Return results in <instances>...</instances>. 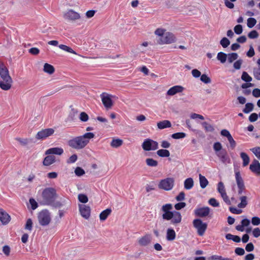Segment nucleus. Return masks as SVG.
<instances>
[{
  "label": "nucleus",
  "mask_w": 260,
  "mask_h": 260,
  "mask_svg": "<svg viewBox=\"0 0 260 260\" xmlns=\"http://www.w3.org/2000/svg\"><path fill=\"white\" fill-rule=\"evenodd\" d=\"M173 206L171 204L164 205L161 208L162 218L164 220L170 221L171 223L176 225L180 223L182 220L181 213L177 211H172Z\"/></svg>",
  "instance_id": "f257e3e1"
},
{
  "label": "nucleus",
  "mask_w": 260,
  "mask_h": 260,
  "mask_svg": "<svg viewBox=\"0 0 260 260\" xmlns=\"http://www.w3.org/2000/svg\"><path fill=\"white\" fill-rule=\"evenodd\" d=\"M94 137V134L92 133H86L82 136H78L70 139L68 142V145L75 149L80 150L85 148L89 143L90 140Z\"/></svg>",
  "instance_id": "f03ea898"
},
{
  "label": "nucleus",
  "mask_w": 260,
  "mask_h": 260,
  "mask_svg": "<svg viewBox=\"0 0 260 260\" xmlns=\"http://www.w3.org/2000/svg\"><path fill=\"white\" fill-rule=\"evenodd\" d=\"M0 88L4 90H8L11 87L13 82L12 78L9 75L8 68L3 62L0 61Z\"/></svg>",
  "instance_id": "7ed1b4c3"
},
{
  "label": "nucleus",
  "mask_w": 260,
  "mask_h": 260,
  "mask_svg": "<svg viewBox=\"0 0 260 260\" xmlns=\"http://www.w3.org/2000/svg\"><path fill=\"white\" fill-rule=\"evenodd\" d=\"M154 33L159 37L157 41L160 45L169 44L176 41V38L174 35L170 32H166L164 29L157 28Z\"/></svg>",
  "instance_id": "20e7f679"
},
{
  "label": "nucleus",
  "mask_w": 260,
  "mask_h": 260,
  "mask_svg": "<svg viewBox=\"0 0 260 260\" xmlns=\"http://www.w3.org/2000/svg\"><path fill=\"white\" fill-rule=\"evenodd\" d=\"M57 196L56 190L55 188L47 187L42 191L41 204L44 205L52 204L57 198Z\"/></svg>",
  "instance_id": "39448f33"
},
{
  "label": "nucleus",
  "mask_w": 260,
  "mask_h": 260,
  "mask_svg": "<svg viewBox=\"0 0 260 260\" xmlns=\"http://www.w3.org/2000/svg\"><path fill=\"white\" fill-rule=\"evenodd\" d=\"M215 153L221 162L223 164H230L231 159L225 149H222V146L220 142H215L213 146Z\"/></svg>",
  "instance_id": "423d86ee"
},
{
  "label": "nucleus",
  "mask_w": 260,
  "mask_h": 260,
  "mask_svg": "<svg viewBox=\"0 0 260 260\" xmlns=\"http://www.w3.org/2000/svg\"><path fill=\"white\" fill-rule=\"evenodd\" d=\"M192 224L193 227L197 230L198 234L200 236H203L207 230V224L199 218L194 219Z\"/></svg>",
  "instance_id": "0eeeda50"
},
{
  "label": "nucleus",
  "mask_w": 260,
  "mask_h": 260,
  "mask_svg": "<svg viewBox=\"0 0 260 260\" xmlns=\"http://www.w3.org/2000/svg\"><path fill=\"white\" fill-rule=\"evenodd\" d=\"M174 179L171 177L162 179L158 184V187L166 191L171 190L174 186Z\"/></svg>",
  "instance_id": "6e6552de"
},
{
  "label": "nucleus",
  "mask_w": 260,
  "mask_h": 260,
  "mask_svg": "<svg viewBox=\"0 0 260 260\" xmlns=\"http://www.w3.org/2000/svg\"><path fill=\"white\" fill-rule=\"evenodd\" d=\"M145 151L155 150L158 148V143L150 139H145L142 144Z\"/></svg>",
  "instance_id": "1a4fd4ad"
},
{
  "label": "nucleus",
  "mask_w": 260,
  "mask_h": 260,
  "mask_svg": "<svg viewBox=\"0 0 260 260\" xmlns=\"http://www.w3.org/2000/svg\"><path fill=\"white\" fill-rule=\"evenodd\" d=\"M102 102L107 110L112 108L113 103L112 100V98L113 97L111 94L103 92L100 95Z\"/></svg>",
  "instance_id": "9d476101"
},
{
  "label": "nucleus",
  "mask_w": 260,
  "mask_h": 260,
  "mask_svg": "<svg viewBox=\"0 0 260 260\" xmlns=\"http://www.w3.org/2000/svg\"><path fill=\"white\" fill-rule=\"evenodd\" d=\"M38 219L41 225L45 226L48 225L51 220L50 213L47 210L41 211L38 216Z\"/></svg>",
  "instance_id": "9b49d317"
},
{
  "label": "nucleus",
  "mask_w": 260,
  "mask_h": 260,
  "mask_svg": "<svg viewBox=\"0 0 260 260\" xmlns=\"http://www.w3.org/2000/svg\"><path fill=\"white\" fill-rule=\"evenodd\" d=\"M54 132V129L52 128L42 129L38 132L36 136V139L37 140L45 139L49 136L53 135Z\"/></svg>",
  "instance_id": "f8f14e48"
},
{
  "label": "nucleus",
  "mask_w": 260,
  "mask_h": 260,
  "mask_svg": "<svg viewBox=\"0 0 260 260\" xmlns=\"http://www.w3.org/2000/svg\"><path fill=\"white\" fill-rule=\"evenodd\" d=\"M63 17L65 19L71 21H75L81 18L80 14L72 9H69L64 12Z\"/></svg>",
  "instance_id": "ddd939ff"
},
{
  "label": "nucleus",
  "mask_w": 260,
  "mask_h": 260,
  "mask_svg": "<svg viewBox=\"0 0 260 260\" xmlns=\"http://www.w3.org/2000/svg\"><path fill=\"white\" fill-rule=\"evenodd\" d=\"M81 215L85 219H88L90 216L91 209L89 206L82 204L79 205Z\"/></svg>",
  "instance_id": "4468645a"
},
{
  "label": "nucleus",
  "mask_w": 260,
  "mask_h": 260,
  "mask_svg": "<svg viewBox=\"0 0 260 260\" xmlns=\"http://www.w3.org/2000/svg\"><path fill=\"white\" fill-rule=\"evenodd\" d=\"M194 212L197 216L205 217L207 216L210 213V208L208 207L197 208Z\"/></svg>",
  "instance_id": "2eb2a0df"
},
{
  "label": "nucleus",
  "mask_w": 260,
  "mask_h": 260,
  "mask_svg": "<svg viewBox=\"0 0 260 260\" xmlns=\"http://www.w3.org/2000/svg\"><path fill=\"white\" fill-rule=\"evenodd\" d=\"M184 88L180 85H175L171 87L167 92V94L170 96H173L178 93L182 92Z\"/></svg>",
  "instance_id": "dca6fc26"
},
{
  "label": "nucleus",
  "mask_w": 260,
  "mask_h": 260,
  "mask_svg": "<svg viewBox=\"0 0 260 260\" xmlns=\"http://www.w3.org/2000/svg\"><path fill=\"white\" fill-rule=\"evenodd\" d=\"M151 241V236L150 235H146L140 238L138 242L141 246H146L149 245Z\"/></svg>",
  "instance_id": "f3484780"
},
{
  "label": "nucleus",
  "mask_w": 260,
  "mask_h": 260,
  "mask_svg": "<svg viewBox=\"0 0 260 260\" xmlns=\"http://www.w3.org/2000/svg\"><path fill=\"white\" fill-rule=\"evenodd\" d=\"M11 219L10 216L3 209L0 208V221L3 224H8Z\"/></svg>",
  "instance_id": "a211bd4d"
},
{
  "label": "nucleus",
  "mask_w": 260,
  "mask_h": 260,
  "mask_svg": "<svg viewBox=\"0 0 260 260\" xmlns=\"http://www.w3.org/2000/svg\"><path fill=\"white\" fill-rule=\"evenodd\" d=\"M63 153V149L61 147H53L47 149L45 152L46 155L55 154L60 155Z\"/></svg>",
  "instance_id": "6ab92c4d"
},
{
  "label": "nucleus",
  "mask_w": 260,
  "mask_h": 260,
  "mask_svg": "<svg viewBox=\"0 0 260 260\" xmlns=\"http://www.w3.org/2000/svg\"><path fill=\"white\" fill-rule=\"evenodd\" d=\"M250 170L253 173L260 175V163L257 160H254L249 167Z\"/></svg>",
  "instance_id": "aec40b11"
},
{
  "label": "nucleus",
  "mask_w": 260,
  "mask_h": 260,
  "mask_svg": "<svg viewBox=\"0 0 260 260\" xmlns=\"http://www.w3.org/2000/svg\"><path fill=\"white\" fill-rule=\"evenodd\" d=\"M55 162V157L53 155H48L44 159L43 161V165L49 166Z\"/></svg>",
  "instance_id": "412c9836"
},
{
  "label": "nucleus",
  "mask_w": 260,
  "mask_h": 260,
  "mask_svg": "<svg viewBox=\"0 0 260 260\" xmlns=\"http://www.w3.org/2000/svg\"><path fill=\"white\" fill-rule=\"evenodd\" d=\"M176 238V233L174 229L169 228L167 230L166 239L168 241H173Z\"/></svg>",
  "instance_id": "4be33fe9"
},
{
  "label": "nucleus",
  "mask_w": 260,
  "mask_h": 260,
  "mask_svg": "<svg viewBox=\"0 0 260 260\" xmlns=\"http://www.w3.org/2000/svg\"><path fill=\"white\" fill-rule=\"evenodd\" d=\"M235 178L238 187L245 186L243 180L239 171H235Z\"/></svg>",
  "instance_id": "5701e85b"
},
{
  "label": "nucleus",
  "mask_w": 260,
  "mask_h": 260,
  "mask_svg": "<svg viewBox=\"0 0 260 260\" xmlns=\"http://www.w3.org/2000/svg\"><path fill=\"white\" fill-rule=\"evenodd\" d=\"M157 126L159 129H162L170 127L171 126V123L168 120H165L157 122Z\"/></svg>",
  "instance_id": "b1692460"
},
{
  "label": "nucleus",
  "mask_w": 260,
  "mask_h": 260,
  "mask_svg": "<svg viewBox=\"0 0 260 260\" xmlns=\"http://www.w3.org/2000/svg\"><path fill=\"white\" fill-rule=\"evenodd\" d=\"M194 185V182L192 178H188L184 181V188L187 190H189L192 188Z\"/></svg>",
  "instance_id": "393cba45"
},
{
  "label": "nucleus",
  "mask_w": 260,
  "mask_h": 260,
  "mask_svg": "<svg viewBox=\"0 0 260 260\" xmlns=\"http://www.w3.org/2000/svg\"><path fill=\"white\" fill-rule=\"evenodd\" d=\"M112 210L111 209H106L103 211L100 214V219L101 221L105 220L108 216L111 214Z\"/></svg>",
  "instance_id": "a878e982"
},
{
  "label": "nucleus",
  "mask_w": 260,
  "mask_h": 260,
  "mask_svg": "<svg viewBox=\"0 0 260 260\" xmlns=\"http://www.w3.org/2000/svg\"><path fill=\"white\" fill-rule=\"evenodd\" d=\"M123 144V141L120 139H113L111 142L110 145L113 148H118Z\"/></svg>",
  "instance_id": "bb28decb"
},
{
  "label": "nucleus",
  "mask_w": 260,
  "mask_h": 260,
  "mask_svg": "<svg viewBox=\"0 0 260 260\" xmlns=\"http://www.w3.org/2000/svg\"><path fill=\"white\" fill-rule=\"evenodd\" d=\"M240 157L243 160V166H247L250 161V158L248 155L245 152H241L240 153Z\"/></svg>",
  "instance_id": "cd10ccee"
},
{
  "label": "nucleus",
  "mask_w": 260,
  "mask_h": 260,
  "mask_svg": "<svg viewBox=\"0 0 260 260\" xmlns=\"http://www.w3.org/2000/svg\"><path fill=\"white\" fill-rule=\"evenodd\" d=\"M199 180L200 186L202 188H205L208 184V181L204 176L201 174L199 175Z\"/></svg>",
  "instance_id": "c85d7f7f"
},
{
  "label": "nucleus",
  "mask_w": 260,
  "mask_h": 260,
  "mask_svg": "<svg viewBox=\"0 0 260 260\" xmlns=\"http://www.w3.org/2000/svg\"><path fill=\"white\" fill-rule=\"evenodd\" d=\"M157 154L161 157H169L170 155L169 151L167 149H159L156 152Z\"/></svg>",
  "instance_id": "c756f323"
},
{
  "label": "nucleus",
  "mask_w": 260,
  "mask_h": 260,
  "mask_svg": "<svg viewBox=\"0 0 260 260\" xmlns=\"http://www.w3.org/2000/svg\"><path fill=\"white\" fill-rule=\"evenodd\" d=\"M43 70L45 73L52 74L54 72V68L52 65L46 63L44 66Z\"/></svg>",
  "instance_id": "7c9ffc66"
},
{
  "label": "nucleus",
  "mask_w": 260,
  "mask_h": 260,
  "mask_svg": "<svg viewBox=\"0 0 260 260\" xmlns=\"http://www.w3.org/2000/svg\"><path fill=\"white\" fill-rule=\"evenodd\" d=\"M227 58V54L222 52H218L217 55V59L220 61L221 63L225 62Z\"/></svg>",
  "instance_id": "2f4dec72"
},
{
  "label": "nucleus",
  "mask_w": 260,
  "mask_h": 260,
  "mask_svg": "<svg viewBox=\"0 0 260 260\" xmlns=\"http://www.w3.org/2000/svg\"><path fill=\"white\" fill-rule=\"evenodd\" d=\"M240 203L238 205V207L240 208H244L247 205V197L243 196L240 197Z\"/></svg>",
  "instance_id": "473e14b6"
},
{
  "label": "nucleus",
  "mask_w": 260,
  "mask_h": 260,
  "mask_svg": "<svg viewBox=\"0 0 260 260\" xmlns=\"http://www.w3.org/2000/svg\"><path fill=\"white\" fill-rule=\"evenodd\" d=\"M238 58V55L237 53H229V54H227V58H226V59L228 60V61L229 63H232L234 61H235L236 59H237Z\"/></svg>",
  "instance_id": "72a5a7b5"
},
{
  "label": "nucleus",
  "mask_w": 260,
  "mask_h": 260,
  "mask_svg": "<svg viewBox=\"0 0 260 260\" xmlns=\"http://www.w3.org/2000/svg\"><path fill=\"white\" fill-rule=\"evenodd\" d=\"M146 164L149 167H155L158 165V162L151 158L146 159Z\"/></svg>",
  "instance_id": "f704fd0d"
},
{
  "label": "nucleus",
  "mask_w": 260,
  "mask_h": 260,
  "mask_svg": "<svg viewBox=\"0 0 260 260\" xmlns=\"http://www.w3.org/2000/svg\"><path fill=\"white\" fill-rule=\"evenodd\" d=\"M225 238L228 240H232L235 242H240L241 239L238 236H235L231 234H228L225 235Z\"/></svg>",
  "instance_id": "c9c22d12"
},
{
  "label": "nucleus",
  "mask_w": 260,
  "mask_h": 260,
  "mask_svg": "<svg viewBox=\"0 0 260 260\" xmlns=\"http://www.w3.org/2000/svg\"><path fill=\"white\" fill-rule=\"evenodd\" d=\"M202 125L206 132H212L214 130L213 126L210 124L208 123L207 122H202Z\"/></svg>",
  "instance_id": "e433bc0d"
},
{
  "label": "nucleus",
  "mask_w": 260,
  "mask_h": 260,
  "mask_svg": "<svg viewBox=\"0 0 260 260\" xmlns=\"http://www.w3.org/2000/svg\"><path fill=\"white\" fill-rule=\"evenodd\" d=\"M58 47L62 50H64L71 53L76 54L75 51H74L71 48L69 47L67 45L61 44L58 46Z\"/></svg>",
  "instance_id": "4c0bfd02"
},
{
  "label": "nucleus",
  "mask_w": 260,
  "mask_h": 260,
  "mask_svg": "<svg viewBox=\"0 0 260 260\" xmlns=\"http://www.w3.org/2000/svg\"><path fill=\"white\" fill-rule=\"evenodd\" d=\"M253 109V105L252 103H248L246 104L244 109L243 111L245 113H249Z\"/></svg>",
  "instance_id": "58836bf2"
},
{
  "label": "nucleus",
  "mask_w": 260,
  "mask_h": 260,
  "mask_svg": "<svg viewBox=\"0 0 260 260\" xmlns=\"http://www.w3.org/2000/svg\"><path fill=\"white\" fill-rule=\"evenodd\" d=\"M241 79L242 80L246 82H250L252 81V78L251 77H250L248 74L246 72H243L242 76H241Z\"/></svg>",
  "instance_id": "ea45409f"
},
{
  "label": "nucleus",
  "mask_w": 260,
  "mask_h": 260,
  "mask_svg": "<svg viewBox=\"0 0 260 260\" xmlns=\"http://www.w3.org/2000/svg\"><path fill=\"white\" fill-rule=\"evenodd\" d=\"M172 138L174 139H182L186 137V134L183 132H179L172 135Z\"/></svg>",
  "instance_id": "a19ab883"
},
{
  "label": "nucleus",
  "mask_w": 260,
  "mask_h": 260,
  "mask_svg": "<svg viewBox=\"0 0 260 260\" xmlns=\"http://www.w3.org/2000/svg\"><path fill=\"white\" fill-rule=\"evenodd\" d=\"M256 23L255 18L251 17L247 19V25L249 28H252Z\"/></svg>",
  "instance_id": "79ce46f5"
},
{
  "label": "nucleus",
  "mask_w": 260,
  "mask_h": 260,
  "mask_svg": "<svg viewBox=\"0 0 260 260\" xmlns=\"http://www.w3.org/2000/svg\"><path fill=\"white\" fill-rule=\"evenodd\" d=\"M220 44L223 48H226L230 44V41L225 37L223 38L220 41Z\"/></svg>",
  "instance_id": "37998d69"
},
{
  "label": "nucleus",
  "mask_w": 260,
  "mask_h": 260,
  "mask_svg": "<svg viewBox=\"0 0 260 260\" xmlns=\"http://www.w3.org/2000/svg\"><path fill=\"white\" fill-rule=\"evenodd\" d=\"M79 119L81 121L86 122L89 119V116L85 112H82L80 114Z\"/></svg>",
  "instance_id": "c03bdc74"
},
{
  "label": "nucleus",
  "mask_w": 260,
  "mask_h": 260,
  "mask_svg": "<svg viewBox=\"0 0 260 260\" xmlns=\"http://www.w3.org/2000/svg\"><path fill=\"white\" fill-rule=\"evenodd\" d=\"M250 150L254 154L255 156L260 160V147H254L250 149Z\"/></svg>",
  "instance_id": "a18cd8bd"
},
{
  "label": "nucleus",
  "mask_w": 260,
  "mask_h": 260,
  "mask_svg": "<svg viewBox=\"0 0 260 260\" xmlns=\"http://www.w3.org/2000/svg\"><path fill=\"white\" fill-rule=\"evenodd\" d=\"M200 80L206 84L210 83L211 82V79L206 74L202 75Z\"/></svg>",
  "instance_id": "49530a36"
},
{
  "label": "nucleus",
  "mask_w": 260,
  "mask_h": 260,
  "mask_svg": "<svg viewBox=\"0 0 260 260\" xmlns=\"http://www.w3.org/2000/svg\"><path fill=\"white\" fill-rule=\"evenodd\" d=\"M78 198L79 201L82 203H86L88 201L87 196L84 194H79Z\"/></svg>",
  "instance_id": "de8ad7c7"
},
{
  "label": "nucleus",
  "mask_w": 260,
  "mask_h": 260,
  "mask_svg": "<svg viewBox=\"0 0 260 260\" xmlns=\"http://www.w3.org/2000/svg\"><path fill=\"white\" fill-rule=\"evenodd\" d=\"M32 228V221L30 218L27 219L25 225V229L31 231Z\"/></svg>",
  "instance_id": "09e8293b"
},
{
  "label": "nucleus",
  "mask_w": 260,
  "mask_h": 260,
  "mask_svg": "<svg viewBox=\"0 0 260 260\" xmlns=\"http://www.w3.org/2000/svg\"><path fill=\"white\" fill-rule=\"evenodd\" d=\"M234 32L237 35H240L242 33L243 31V27L241 24H238L236 25L234 28Z\"/></svg>",
  "instance_id": "8fccbe9b"
},
{
  "label": "nucleus",
  "mask_w": 260,
  "mask_h": 260,
  "mask_svg": "<svg viewBox=\"0 0 260 260\" xmlns=\"http://www.w3.org/2000/svg\"><path fill=\"white\" fill-rule=\"evenodd\" d=\"M75 173L76 176L80 177L85 174V171L81 168L77 167L75 170Z\"/></svg>",
  "instance_id": "3c124183"
},
{
  "label": "nucleus",
  "mask_w": 260,
  "mask_h": 260,
  "mask_svg": "<svg viewBox=\"0 0 260 260\" xmlns=\"http://www.w3.org/2000/svg\"><path fill=\"white\" fill-rule=\"evenodd\" d=\"M217 190L220 194L225 192L224 184L222 182H219L218 183Z\"/></svg>",
  "instance_id": "603ef678"
},
{
  "label": "nucleus",
  "mask_w": 260,
  "mask_h": 260,
  "mask_svg": "<svg viewBox=\"0 0 260 260\" xmlns=\"http://www.w3.org/2000/svg\"><path fill=\"white\" fill-rule=\"evenodd\" d=\"M243 60L241 59H238L237 61H236L233 64L234 69L235 70L240 69Z\"/></svg>",
  "instance_id": "864d4df0"
},
{
  "label": "nucleus",
  "mask_w": 260,
  "mask_h": 260,
  "mask_svg": "<svg viewBox=\"0 0 260 260\" xmlns=\"http://www.w3.org/2000/svg\"><path fill=\"white\" fill-rule=\"evenodd\" d=\"M2 250L6 256H8L10 255L11 251V248L10 246H9L8 245L4 246L3 247Z\"/></svg>",
  "instance_id": "5fc2aeb1"
},
{
  "label": "nucleus",
  "mask_w": 260,
  "mask_h": 260,
  "mask_svg": "<svg viewBox=\"0 0 260 260\" xmlns=\"http://www.w3.org/2000/svg\"><path fill=\"white\" fill-rule=\"evenodd\" d=\"M209 204L214 207H218L219 205V203L217 202V201L214 199V198H211L208 201Z\"/></svg>",
  "instance_id": "6e6d98bb"
},
{
  "label": "nucleus",
  "mask_w": 260,
  "mask_h": 260,
  "mask_svg": "<svg viewBox=\"0 0 260 260\" xmlns=\"http://www.w3.org/2000/svg\"><path fill=\"white\" fill-rule=\"evenodd\" d=\"M77 158L78 157L76 154H73L69 157V158L67 160V162L68 164L74 163L77 160Z\"/></svg>",
  "instance_id": "4d7b16f0"
},
{
  "label": "nucleus",
  "mask_w": 260,
  "mask_h": 260,
  "mask_svg": "<svg viewBox=\"0 0 260 260\" xmlns=\"http://www.w3.org/2000/svg\"><path fill=\"white\" fill-rule=\"evenodd\" d=\"M186 206V203L184 202H180L175 205L174 207L176 210H179L184 208Z\"/></svg>",
  "instance_id": "13d9d810"
},
{
  "label": "nucleus",
  "mask_w": 260,
  "mask_h": 260,
  "mask_svg": "<svg viewBox=\"0 0 260 260\" xmlns=\"http://www.w3.org/2000/svg\"><path fill=\"white\" fill-rule=\"evenodd\" d=\"M258 36V34L256 30H252L248 34V37L250 39H255Z\"/></svg>",
  "instance_id": "bf43d9fd"
},
{
  "label": "nucleus",
  "mask_w": 260,
  "mask_h": 260,
  "mask_svg": "<svg viewBox=\"0 0 260 260\" xmlns=\"http://www.w3.org/2000/svg\"><path fill=\"white\" fill-rule=\"evenodd\" d=\"M29 202L32 210H35L38 207V203L35 199L31 198Z\"/></svg>",
  "instance_id": "052dcab7"
},
{
  "label": "nucleus",
  "mask_w": 260,
  "mask_h": 260,
  "mask_svg": "<svg viewBox=\"0 0 260 260\" xmlns=\"http://www.w3.org/2000/svg\"><path fill=\"white\" fill-rule=\"evenodd\" d=\"M222 199L223 201L228 205L231 204V201L228 197V196L226 194V192L222 193L220 194Z\"/></svg>",
  "instance_id": "680f3d73"
},
{
  "label": "nucleus",
  "mask_w": 260,
  "mask_h": 260,
  "mask_svg": "<svg viewBox=\"0 0 260 260\" xmlns=\"http://www.w3.org/2000/svg\"><path fill=\"white\" fill-rule=\"evenodd\" d=\"M235 252L238 255H243L245 253V250L242 248L237 247L235 249Z\"/></svg>",
  "instance_id": "e2e57ef3"
},
{
  "label": "nucleus",
  "mask_w": 260,
  "mask_h": 260,
  "mask_svg": "<svg viewBox=\"0 0 260 260\" xmlns=\"http://www.w3.org/2000/svg\"><path fill=\"white\" fill-rule=\"evenodd\" d=\"M96 11L95 10H88L85 13V16L87 18H91L94 16Z\"/></svg>",
  "instance_id": "0e129e2a"
},
{
  "label": "nucleus",
  "mask_w": 260,
  "mask_h": 260,
  "mask_svg": "<svg viewBox=\"0 0 260 260\" xmlns=\"http://www.w3.org/2000/svg\"><path fill=\"white\" fill-rule=\"evenodd\" d=\"M251 223L253 225H258L260 224V218L255 216L252 218Z\"/></svg>",
  "instance_id": "69168bd1"
},
{
  "label": "nucleus",
  "mask_w": 260,
  "mask_h": 260,
  "mask_svg": "<svg viewBox=\"0 0 260 260\" xmlns=\"http://www.w3.org/2000/svg\"><path fill=\"white\" fill-rule=\"evenodd\" d=\"M252 235L254 237L258 238L260 236V229L258 228H256L254 229L252 231Z\"/></svg>",
  "instance_id": "338daca9"
},
{
  "label": "nucleus",
  "mask_w": 260,
  "mask_h": 260,
  "mask_svg": "<svg viewBox=\"0 0 260 260\" xmlns=\"http://www.w3.org/2000/svg\"><path fill=\"white\" fill-rule=\"evenodd\" d=\"M253 74L257 80H260V67L254 70Z\"/></svg>",
  "instance_id": "774afa93"
}]
</instances>
